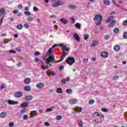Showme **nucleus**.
<instances>
[{"label":"nucleus","instance_id":"4","mask_svg":"<svg viewBox=\"0 0 127 127\" xmlns=\"http://www.w3.org/2000/svg\"><path fill=\"white\" fill-rule=\"evenodd\" d=\"M95 23H96V25H100L101 21L102 20V16L99 15H96L94 19Z\"/></svg>","mask_w":127,"mask_h":127},{"label":"nucleus","instance_id":"14","mask_svg":"<svg viewBox=\"0 0 127 127\" xmlns=\"http://www.w3.org/2000/svg\"><path fill=\"white\" fill-rule=\"evenodd\" d=\"M8 104H9V105H17V104H18V102L9 100H8Z\"/></svg>","mask_w":127,"mask_h":127},{"label":"nucleus","instance_id":"26","mask_svg":"<svg viewBox=\"0 0 127 127\" xmlns=\"http://www.w3.org/2000/svg\"><path fill=\"white\" fill-rule=\"evenodd\" d=\"M28 104H27V102H23L21 105V108H26V107H28Z\"/></svg>","mask_w":127,"mask_h":127},{"label":"nucleus","instance_id":"48","mask_svg":"<svg viewBox=\"0 0 127 127\" xmlns=\"http://www.w3.org/2000/svg\"><path fill=\"white\" fill-rule=\"evenodd\" d=\"M119 79V76L118 75H115L113 77V80H115V81L118 80Z\"/></svg>","mask_w":127,"mask_h":127},{"label":"nucleus","instance_id":"30","mask_svg":"<svg viewBox=\"0 0 127 127\" xmlns=\"http://www.w3.org/2000/svg\"><path fill=\"white\" fill-rule=\"evenodd\" d=\"M119 32H120V30L118 28H115L113 31L114 33H115V34L119 33Z\"/></svg>","mask_w":127,"mask_h":127},{"label":"nucleus","instance_id":"43","mask_svg":"<svg viewBox=\"0 0 127 127\" xmlns=\"http://www.w3.org/2000/svg\"><path fill=\"white\" fill-rule=\"evenodd\" d=\"M68 7L69 8H72V9L76 8V6L73 5H68Z\"/></svg>","mask_w":127,"mask_h":127},{"label":"nucleus","instance_id":"24","mask_svg":"<svg viewBox=\"0 0 127 127\" xmlns=\"http://www.w3.org/2000/svg\"><path fill=\"white\" fill-rule=\"evenodd\" d=\"M24 89L27 92H29L30 91H31V87H30V86H26L24 87Z\"/></svg>","mask_w":127,"mask_h":127},{"label":"nucleus","instance_id":"57","mask_svg":"<svg viewBox=\"0 0 127 127\" xmlns=\"http://www.w3.org/2000/svg\"><path fill=\"white\" fill-rule=\"evenodd\" d=\"M45 126H46V127H49V126H50V124L48 122H46L45 123Z\"/></svg>","mask_w":127,"mask_h":127},{"label":"nucleus","instance_id":"62","mask_svg":"<svg viewBox=\"0 0 127 127\" xmlns=\"http://www.w3.org/2000/svg\"><path fill=\"white\" fill-rule=\"evenodd\" d=\"M13 12V13H17V12H18V10H14Z\"/></svg>","mask_w":127,"mask_h":127},{"label":"nucleus","instance_id":"17","mask_svg":"<svg viewBox=\"0 0 127 127\" xmlns=\"http://www.w3.org/2000/svg\"><path fill=\"white\" fill-rule=\"evenodd\" d=\"M7 115V114H6V112H2L0 114V118H1V119H4V118H5V117H6Z\"/></svg>","mask_w":127,"mask_h":127},{"label":"nucleus","instance_id":"51","mask_svg":"<svg viewBox=\"0 0 127 127\" xmlns=\"http://www.w3.org/2000/svg\"><path fill=\"white\" fill-rule=\"evenodd\" d=\"M14 124L13 123H12V122H11V123H10L9 124V126L10 127H14Z\"/></svg>","mask_w":127,"mask_h":127},{"label":"nucleus","instance_id":"8","mask_svg":"<svg viewBox=\"0 0 127 127\" xmlns=\"http://www.w3.org/2000/svg\"><path fill=\"white\" fill-rule=\"evenodd\" d=\"M104 121V116L101 115L100 116H99L98 119L97 120H95L94 122L97 123V124H100V123H102Z\"/></svg>","mask_w":127,"mask_h":127},{"label":"nucleus","instance_id":"32","mask_svg":"<svg viewBox=\"0 0 127 127\" xmlns=\"http://www.w3.org/2000/svg\"><path fill=\"white\" fill-rule=\"evenodd\" d=\"M75 27L77 28V29H80L81 27V24L79 23H77L75 24Z\"/></svg>","mask_w":127,"mask_h":127},{"label":"nucleus","instance_id":"6","mask_svg":"<svg viewBox=\"0 0 127 127\" xmlns=\"http://www.w3.org/2000/svg\"><path fill=\"white\" fill-rule=\"evenodd\" d=\"M23 95V93L21 91H17L15 92L14 94V97L15 98H20L21 97H22Z\"/></svg>","mask_w":127,"mask_h":127},{"label":"nucleus","instance_id":"11","mask_svg":"<svg viewBox=\"0 0 127 127\" xmlns=\"http://www.w3.org/2000/svg\"><path fill=\"white\" fill-rule=\"evenodd\" d=\"M101 56L103 58H107V57L108 56V53L107 52L103 51V52H101Z\"/></svg>","mask_w":127,"mask_h":127},{"label":"nucleus","instance_id":"55","mask_svg":"<svg viewBox=\"0 0 127 127\" xmlns=\"http://www.w3.org/2000/svg\"><path fill=\"white\" fill-rule=\"evenodd\" d=\"M35 55L36 56H38V55H40V53H39V52H36L35 53Z\"/></svg>","mask_w":127,"mask_h":127},{"label":"nucleus","instance_id":"7","mask_svg":"<svg viewBox=\"0 0 127 127\" xmlns=\"http://www.w3.org/2000/svg\"><path fill=\"white\" fill-rule=\"evenodd\" d=\"M78 100L76 98H71L68 100L69 104L70 105H74V104H77Z\"/></svg>","mask_w":127,"mask_h":127},{"label":"nucleus","instance_id":"12","mask_svg":"<svg viewBox=\"0 0 127 127\" xmlns=\"http://www.w3.org/2000/svg\"><path fill=\"white\" fill-rule=\"evenodd\" d=\"M36 87L40 89H43V88H44V84L39 83L36 85Z\"/></svg>","mask_w":127,"mask_h":127},{"label":"nucleus","instance_id":"5","mask_svg":"<svg viewBox=\"0 0 127 127\" xmlns=\"http://www.w3.org/2000/svg\"><path fill=\"white\" fill-rule=\"evenodd\" d=\"M66 62L69 65H73V64L75 63V59L74 58L69 57L66 60Z\"/></svg>","mask_w":127,"mask_h":127},{"label":"nucleus","instance_id":"18","mask_svg":"<svg viewBox=\"0 0 127 127\" xmlns=\"http://www.w3.org/2000/svg\"><path fill=\"white\" fill-rule=\"evenodd\" d=\"M5 11L3 8H1L0 9V13H4V12ZM1 16V15L0 14V17ZM2 20H3V17L2 18L1 20L0 21V25L2 23Z\"/></svg>","mask_w":127,"mask_h":127},{"label":"nucleus","instance_id":"42","mask_svg":"<svg viewBox=\"0 0 127 127\" xmlns=\"http://www.w3.org/2000/svg\"><path fill=\"white\" fill-rule=\"evenodd\" d=\"M23 120H27L28 119V115H25L23 117Z\"/></svg>","mask_w":127,"mask_h":127},{"label":"nucleus","instance_id":"47","mask_svg":"<svg viewBox=\"0 0 127 127\" xmlns=\"http://www.w3.org/2000/svg\"><path fill=\"white\" fill-rule=\"evenodd\" d=\"M23 7V6L22 4H19L18 5V8H19V9H22Z\"/></svg>","mask_w":127,"mask_h":127},{"label":"nucleus","instance_id":"61","mask_svg":"<svg viewBox=\"0 0 127 127\" xmlns=\"http://www.w3.org/2000/svg\"><path fill=\"white\" fill-rule=\"evenodd\" d=\"M14 38H17V37H18V35L17 34H15L14 35Z\"/></svg>","mask_w":127,"mask_h":127},{"label":"nucleus","instance_id":"19","mask_svg":"<svg viewBox=\"0 0 127 127\" xmlns=\"http://www.w3.org/2000/svg\"><path fill=\"white\" fill-rule=\"evenodd\" d=\"M98 43L99 41H98V40H94L92 43L91 44L92 47H95V46H97Z\"/></svg>","mask_w":127,"mask_h":127},{"label":"nucleus","instance_id":"53","mask_svg":"<svg viewBox=\"0 0 127 127\" xmlns=\"http://www.w3.org/2000/svg\"><path fill=\"white\" fill-rule=\"evenodd\" d=\"M17 16L20 17V16H22V13L21 12H19L17 14Z\"/></svg>","mask_w":127,"mask_h":127},{"label":"nucleus","instance_id":"23","mask_svg":"<svg viewBox=\"0 0 127 127\" xmlns=\"http://www.w3.org/2000/svg\"><path fill=\"white\" fill-rule=\"evenodd\" d=\"M61 22H62L64 24H66L68 23V21L65 18H63L61 19Z\"/></svg>","mask_w":127,"mask_h":127},{"label":"nucleus","instance_id":"20","mask_svg":"<svg viewBox=\"0 0 127 127\" xmlns=\"http://www.w3.org/2000/svg\"><path fill=\"white\" fill-rule=\"evenodd\" d=\"M116 20H112V22H111L109 24V27H113L115 26V24H116Z\"/></svg>","mask_w":127,"mask_h":127},{"label":"nucleus","instance_id":"33","mask_svg":"<svg viewBox=\"0 0 127 127\" xmlns=\"http://www.w3.org/2000/svg\"><path fill=\"white\" fill-rule=\"evenodd\" d=\"M57 93H58L59 94H60V93H63V91H62V89L60 88H59L57 89Z\"/></svg>","mask_w":127,"mask_h":127},{"label":"nucleus","instance_id":"34","mask_svg":"<svg viewBox=\"0 0 127 127\" xmlns=\"http://www.w3.org/2000/svg\"><path fill=\"white\" fill-rule=\"evenodd\" d=\"M83 38L84 40H87L89 38V34H86L84 35Z\"/></svg>","mask_w":127,"mask_h":127},{"label":"nucleus","instance_id":"54","mask_svg":"<svg viewBox=\"0 0 127 127\" xmlns=\"http://www.w3.org/2000/svg\"><path fill=\"white\" fill-rule=\"evenodd\" d=\"M10 53H12V54H14V53H16V52H15V51L13 50H10L9 51Z\"/></svg>","mask_w":127,"mask_h":127},{"label":"nucleus","instance_id":"40","mask_svg":"<svg viewBox=\"0 0 127 127\" xmlns=\"http://www.w3.org/2000/svg\"><path fill=\"white\" fill-rule=\"evenodd\" d=\"M24 13L26 15H28V16H29V15L31 14V13H30V12L26 11L24 12Z\"/></svg>","mask_w":127,"mask_h":127},{"label":"nucleus","instance_id":"59","mask_svg":"<svg viewBox=\"0 0 127 127\" xmlns=\"http://www.w3.org/2000/svg\"><path fill=\"white\" fill-rule=\"evenodd\" d=\"M41 68H42V69H46V66L45 65L43 64L41 66Z\"/></svg>","mask_w":127,"mask_h":127},{"label":"nucleus","instance_id":"28","mask_svg":"<svg viewBox=\"0 0 127 127\" xmlns=\"http://www.w3.org/2000/svg\"><path fill=\"white\" fill-rule=\"evenodd\" d=\"M16 27L18 29L20 30V29H22L23 26L21 24H18L17 26Z\"/></svg>","mask_w":127,"mask_h":127},{"label":"nucleus","instance_id":"58","mask_svg":"<svg viewBox=\"0 0 127 127\" xmlns=\"http://www.w3.org/2000/svg\"><path fill=\"white\" fill-rule=\"evenodd\" d=\"M34 60H35V62L37 63V62H38V61H39V58H35Z\"/></svg>","mask_w":127,"mask_h":127},{"label":"nucleus","instance_id":"38","mask_svg":"<svg viewBox=\"0 0 127 127\" xmlns=\"http://www.w3.org/2000/svg\"><path fill=\"white\" fill-rule=\"evenodd\" d=\"M24 27L27 29H28V28H29V25H28L27 23H25L24 24Z\"/></svg>","mask_w":127,"mask_h":127},{"label":"nucleus","instance_id":"9","mask_svg":"<svg viewBox=\"0 0 127 127\" xmlns=\"http://www.w3.org/2000/svg\"><path fill=\"white\" fill-rule=\"evenodd\" d=\"M69 81H70V77H67L66 78L62 79V84H63V85H65V84H66V82H69Z\"/></svg>","mask_w":127,"mask_h":127},{"label":"nucleus","instance_id":"1","mask_svg":"<svg viewBox=\"0 0 127 127\" xmlns=\"http://www.w3.org/2000/svg\"><path fill=\"white\" fill-rule=\"evenodd\" d=\"M57 46V44L54 45L52 48H50L48 50L49 51V57L47 58L46 60L45 63L47 66H51L52 64H50L51 62H54V63H59V62H61V61H55V56L53 55V53L52 52V49L55 48Z\"/></svg>","mask_w":127,"mask_h":127},{"label":"nucleus","instance_id":"15","mask_svg":"<svg viewBox=\"0 0 127 127\" xmlns=\"http://www.w3.org/2000/svg\"><path fill=\"white\" fill-rule=\"evenodd\" d=\"M73 37L77 41H80V36H79L77 33H74L73 35Z\"/></svg>","mask_w":127,"mask_h":127},{"label":"nucleus","instance_id":"13","mask_svg":"<svg viewBox=\"0 0 127 127\" xmlns=\"http://www.w3.org/2000/svg\"><path fill=\"white\" fill-rule=\"evenodd\" d=\"M31 81V80L30 79V78L29 77L26 78L24 80V84H25L26 85L30 84Z\"/></svg>","mask_w":127,"mask_h":127},{"label":"nucleus","instance_id":"64","mask_svg":"<svg viewBox=\"0 0 127 127\" xmlns=\"http://www.w3.org/2000/svg\"><path fill=\"white\" fill-rule=\"evenodd\" d=\"M17 65L18 67H20V66H21V63H19V64H17Z\"/></svg>","mask_w":127,"mask_h":127},{"label":"nucleus","instance_id":"37","mask_svg":"<svg viewBox=\"0 0 127 127\" xmlns=\"http://www.w3.org/2000/svg\"><path fill=\"white\" fill-rule=\"evenodd\" d=\"M104 39L105 40H108L110 39V36L109 35H106L104 36Z\"/></svg>","mask_w":127,"mask_h":127},{"label":"nucleus","instance_id":"45","mask_svg":"<svg viewBox=\"0 0 127 127\" xmlns=\"http://www.w3.org/2000/svg\"><path fill=\"white\" fill-rule=\"evenodd\" d=\"M102 112H104V113L108 112V109H107V108H102Z\"/></svg>","mask_w":127,"mask_h":127},{"label":"nucleus","instance_id":"21","mask_svg":"<svg viewBox=\"0 0 127 127\" xmlns=\"http://www.w3.org/2000/svg\"><path fill=\"white\" fill-rule=\"evenodd\" d=\"M30 117L31 118H33V117H35L36 115H37V113H36V111H33L30 112Z\"/></svg>","mask_w":127,"mask_h":127},{"label":"nucleus","instance_id":"10","mask_svg":"<svg viewBox=\"0 0 127 127\" xmlns=\"http://www.w3.org/2000/svg\"><path fill=\"white\" fill-rule=\"evenodd\" d=\"M33 96L32 95H27L25 97V101H27V102H29L31 101V100H33Z\"/></svg>","mask_w":127,"mask_h":127},{"label":"nucleus","instance_id":"50","mask_svg":"<svg viewBox=\"0 0 127 127\" xmlns=\"http://www.w3.org/2000/svg\"><path fill=\"white\" fill-rule=\"evenodd\" d=\"M16 51H17V52H21V49L20 48H16Z\"/></svg>","mask_w":127,"mask_h":127},{"label":"nucleus","instance_id":"29","mask_svg":"<svg viewBox=\"0 0 127 127\" xmlns=\"http://www.w3.org/2000/svg\"><path fill=\"white\" fill-rule=\"evenodd\" d=\"M33 18H32L31 16H29L27 18V21H29V22H31V21H33Z\"/></svg>","mask_w":127,"mask_h":127},{"label":"nucleus","instance_id":"25","mask_svg":"<svg viewBox=\"0 0 127 127\" xmlns=\"http://www.w3.org/2000/svg\"><path fill=\"white\" fill-rule=\"evenodd\" d=\"M49 72H48V75L49 76H55V72L54 71H51V70H48Z\"/></svg>","mask_w":127,"mask_h":127},{"label":"nucleus","instance_id":"56","mask_svg":"<svg viewBox=\"0 0 127 127\" xmlns=\"http://www.w3.org/2000/svg\"><path fill=\"white\" fill-rule=\"evenodd\" d=\"M52 111V108H49L46 109V112H51Z\"/></svg>","mask_w":127,"mask_h":127},{"label":"nucleus","instance_id":"2","mask_svg":"<svg viewBox=\"0 0 127 127\" xmlns=\"http://www.w3.org/2000/svg\"><path fill=\"white\" fill-rule=\"evenodd\" d=\"M60 47H61V50L63 51V56L61 57V60L60 61H62L65 57H66V55H67V53L70 51V48L67 47L66 45H64L63 44H60Z\"/></svg>","mask_w":127,"mask_h":127},{"label":"nucleus","instance_id":"60","mask_svg":"<svg viewBox=\"0 0 127 127\" xmlns=\"http://www.w3.org/2000/svg\"><path fill=\"white\" fill-rule=\"evenodd\" d=\"M1 90L4 89V84H2L0 87Z\"/></svg>","mask_w":127,"mask_h":127},{"label":"nucleus","instance_id":"31","mask_svg":"<svg viewBox=\"0 0 127 127\" xmlns=\"http://www.w3.org/2000/svg\"><path fill=\"white\" fill-rule=\"evenodd\" d=\"M72 92H73V90L71 89L66 90V93H67V94H72Z\"/></svg>","mask_w":127,"mask_h":127},{"label":"nucleus","instance_id":"3","mask_svg":"<svg viewBox=\"0 0 127 127\" xmlns=\"http://www.w3.org/2000/svg\"><path fill=\"white\" fill-rule=\"evenodd\" d=\"M52 2H53L52 4V6L56 7L57 6H60V5H62L64 4L63 1L59 0H51Z\"/></svg>","mask_w":127,"mask_h":127},{"label":"nucleus","instance_id":"39","mask_svg":"<svg viewBox=\"0 0 127 127\" xmlns=\"http://www.w3.org/2000/svg\"><path fill=\"white\" fill-rule=\"evenodd\" d=\"M123 36H124V38L125 39H127V32H124V33L123 34Z\"/></svg>","mask_w":127,"mask_h":127},{"label":"nucleus","instance_id":"52","mask_svg":"<svg viewBox=\"0 0 127 127\" xmlns=\"http://www.w3.org/2000/svg\"><path fill=\"white\" fill-rule=\"evenodd\" d=\"M123 25L127 26V20H125L123 22Z\"/></svg>","mask_w":127,"mask_h":127},{"label":"nucleus","instance_id":"49","mask_svg":"<svg viewBox=\"0 0 127 127\" xmlns=\"http://www.w3.org/2000/svg\"><path fill=\"white\" fill-rule=\"evenodd\" d=\"M33 10L34 11H35V12L38 11V8H37V7L36 6H34L33 7Z\"/></svg>","mask_w":127,"mask_h":127},{"label":"nucleus","instance_id":"46","mask_svg":"<svg viewBox=\"0 0 127 127\" xmlns=\"http://www.w3.org/2000/svg\"><path fill=\"white\" fill-rule=\"evenodd\" d=\"M72 23H75V18H73V17H71L70 18Z\"/></svg>","mask_w":127,"mask_h":127},{"label":"nucleus","instance_id":"36","mask_svg":"<svg viewBox=\"0 0 127 127\" xmlns=\"http://www.w3.org/2000/svg\"><path fill=\"white\" fill-rule=\"evenodd\" d=\"M78 125H79V127H83V122H82V121L79 120L78 121Z\"/></svg>","mask_w":127,"mask_h":127},{"label":"nucleus","instance_id":"63","mask_svg":"<svg viewBox=\"0 0 127 127\" xmlns=\"http://www.w3.org/2000/svg\"><path fill=\"white\" fill-rule=\"evenodd\" d=\"M94 115H96V116L97 117H100V115L99 114V113L98 112H95Z\"/></svg>","mask_w":127,"mask_h":127},{"label":"nucleus","instance_id":"22","mask_svg":"<svg viewBox=\"0 0 127 127\" xmlns=\"http://www.w3.org/2000/svg\"><path fill=\"white\" fill-rule=\"evenodd\" d=\"M114 49L115 50V51H116L117 52H118V51H120V49H121V47H120V46L116 45L114 48Z\"/></svg>","mask_w":127,"mask_h":127},{"label":"nucleus","instance_id":"44","mask_svg":"<svg viewBox=\"0 0 127 127\" xmlns=\"http://www.w3.org/2000/svg\"><path fill=\"white\" fill-rule=\"evenodd\" d=\"M57 120H58V121H60V120H61V119H62V117H61V116L59 115L56 117Z\"/></svg>","mask_w":127,"mask_h":127},{"label":"nucleus","instance_id":"41","mask_svg":"<svg viewBox=\"0 0 127 127\" xmlns=\"http://www.w3.org/2000/svg\"><path fill=\"white\" fill-rule=\"evenodd\" d=\"M95 102V101H94V100H90L89 101V105H93V104H94V103Z\"/></svg>","mask_w":127,"mask_h":127},{"label":"nucleus","instance_id":"16","mask_svg":"<svg viewBox=\"0 0 127 127\" xmlns=\"http://www.w3.org/2000/svg\"><path fill=\"white\" fill-rule=\"evenodd\" d=\"M115 18V17L114 16H110L108 18L106 19V22L107 23H109V22H111L112 20H113Z\"/></svg>","mask_w":127,"mask_h":127},{"label":"nucleus","instance_id":"35","mask_svg":"<svg viewBox=\"0 0 127 127\" xmlns=\"http://www.w3.org/2000/svg\"><path fill=\"white\" fill-rule=\"evenodd\" d=\"M76 109L78 111V113H81V112H82L81 107H76Z\"/></svg>","mask_w":127,"mask_h":127},{"label":"nucleus","instance_id":"27","mask_svg":"<svg viewBox=\"0 0 127 127\" xmlns=\"http://www.w3.org/2000/svg\"><path fill=\"white\" fill-rule=\"evenodd\" d=\"M104 3L105 4V5H110V4H111V2L109 0H104Z\"/></svg>","mask_w":127,"mask_h":127}]
</instances>
